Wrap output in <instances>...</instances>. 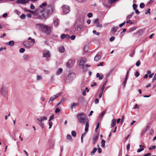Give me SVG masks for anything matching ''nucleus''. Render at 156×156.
<instances>
[{"label": "nucleus", "instance_id": "nucleus-55", "mask_svg": "<svg viewBox=\"0 0 156 156\" xmlns=\"http://www.w3.org/2000/svg\"><path fill=\"white\" fill-rule=\"evenodd\" d=\"M99 123H98L97 124V126H96V127L95 129V132H96L97 131V130L98 129V128L99 127Z\"/></svg>", "mask_w": 156, "mask_h": 156}, {"label": "nucleus", "instance_id": "nucleus-11", "mask_svg": "<svg viewBox=\"0 0 156 156\" xmlns=\"http://www.w3.org/2000/svg\"><path fill=\"white\" fill-rule=\"evenodd\" d=\"M139 147H140V148L138 149L137 150V152H141L144 149V148H146V147L145 146L142 145H140Z\"/></svg>", "mask_w": 156, "mask_h": 156}, {"label": "nucleus", "instance_id": "nucleus-64", "mask_svg": "<svg viewBox=\"0 0 156 156\" xmlns=\"http://www.w3.org/2000/svg\"><path fill=\"white\" fill-rule=\"evenodd\" d=\"M6 34L5 33H4L3 34L1 35L0 36V37L1 38H2L5 37L6 36Z\"/></svg>", "mask_w": 156, "mask_h": 156}, {"label": "nucleus", "instance_id": "nucleus-36", "mask_svg": "<svg viewBox=\"0 0 156 156\" xmlns=\"http://www.w3.org/2000/svg\"><path fill=\"white\" fill-rule=\"evenodd\" d=\"M93 33L97 35H99L100 34V33L99 32H97L95 30H94L93 31Z\"/></svg>", "mask_w": 156, "mask_h": 156}, {"label": "nucleus", "instance_id": "nucleus-7", "mask_svg": "<svg viewBox=\"0 0 156 156\" xmlns=\"http://www.w3.org/2000/svg\"><path fill=\"white\" fill-rule=\"evenodd\" d=\"M62 10L64 14H67L70 11V7L69 6L64 5L62 7Z\"/></svg>", "mask_w": 156, "mask_h": 156}, {"label": "nucleus", "instance_id": "nucleus-27", "mask_svg": "<svg viewBox=\"0 0 156 156\" xmlns=\"http://www.w3.org/2000/svg\"><path fill=\"white\" fill-rule=\"evenodd\" d=\"M65 48L63 47H62L59 48V52H63L64 51Z\"/></svg>", "mask_w": 156, "mask_h": 156}, {"label": "nucleus", "instance_id": "nucleus-56", "mask_svg": "<svg viewBox=\"0 0 156 156\" xmlns=\"http://www.w3.org/2000/svg\"><path fill=\"white\" fill-rule=\"evenodd\" d=\"M80 25H78L77 27V30L78 31H79L81 30Z\"/></svg>", "mask_w": 156, "mask_h": 156}, {"label": "nucleus", "instance_id": "nucleus-49", "mask_svg": "<svg viewBox=\"0 0 156 156\" xmlns=\"http://www.w3.org/2000/svg\"><path fill=\"white\" fill-rule=\"evenodd\" d=\"M70 38V36L68 34H66V37L65 38H66L67 40H68Z\"/></svg>", "mask_w": 156, "mask_h": 156}, {"label": "nucleus", "instance_id": "nucleus-9", "mask_svg": "<svg viewBox=\"0 0 156 156\" xmlns=\"http://www.w3.org/2000/svg\"><path fill=\"white\" fill-rule=\"evenodd\" d=\"M23 44L26 48H29L32 46L30 43L29 41H25L24 42Z\"/></svg>", "mask_w": 156, "mask_h": 156}, {"label": "nucleus", "instance_id": "nucleus-34", "mask_svg": "<svg viewBox=\"0 0 156 156\" xmlns=\"http://www.w3.org/2000/svg\"><path fill=\"white\" fill-rule=\"evenodd\" d=\"M106 112V111H104L102 112L101 114L100 115L99 117L100 118H102L103 117L105 114Z\"/></svg>", "mask_w": 156, "mask_h": 156}, {"label": "nucleus", "instance_id": "nucleus-19", "mask_svg": "<svg viewBox=\"0 0 156 156\" xmlns=\"http://www.w3.org/2000/svg\"><path fill=\"white\" fill-rule=\"evenodd\" d=\"M106 83V82L105 83V84L103 85V86L102 87L101 89L100 90H98V92H103V91L105 89Z\"/></svg>", "mask_w": 156, "mask_h": 156}, {"label": "nucleus", "instance_id": "nucleus-48", "mask_svg": "<svg viewBox=\"0 0 156 156\" xmlns=\"http://www.w3.org/2000/svg\"><path fill=\"white\" fill-rule=\"evenodd\" d=\"M115 39V37L113 36L112 37L109 39L110 41H112Z\"/></svg>", "mask_w": 156, "mask_h": 156}, {"label": "nucleus", "instance_id": "nucleus-38", "mask_svg": "<svg viewBox=\"0 0 156 156\" xmlns=\"http://www.w3.org/2000/svg\"><path fill=\"white\" fill-rule=\"evenodd\" d=\"M72 136L73 137H76V133L74 131H72L71 133Z\"/></svg>", "mask_w": 156, "mask_h": 156}, {"label": "nucleus", "instance_id": "nucleus-31", "mask_svg": "<svg viewBox=\"0 0 156 156\" xmlns=\"http://www.w3.org/2000/svg\"><path fill=\"white\" fill-rule=\"evenodd\" d=\"M127 80V79L125 78L122 84L124 87H125V86L126 84V83Z\"/></svg>", "mask_w": 156, "mask_h": 156}, {"label": "nucleus", "instance_id": "nucleus-18", "mask_svg": "<svg viewBox=\"0 0 156 156\" xmlns=\"http://www.w3.org/2000/svg\"><path fill=\"white\" fill-rule=\"evenodd\" d=\"M98 135L94 136L93 138V144H94L97 140L98 139Z\"/></svg>", "mask_w": 156, "mask_h": 156}, {"label": "nucleus", "instance_id": "nucleus-63", "mask_svg": "<svg viewBox=\"0 0 156 156\" xmlns=\"http://www.w3.org/2000/svg\"><path fill=\"white\" fill-rule=\"evenodd\" d=\"M97 85V84L96 83H94L91 85V87H93L94 86H96Z\"/></svg>", "mask_w": 156, "mask_h": 156}, {"label": "nucleus", "instance_id": "nucleus-37", "mask_svg": "<svg viewBox=\"0 0 156 156\" xmlns=\"http://www.w3.org/2000/svg\"><path fill=\"white\" fill-rule=\"evenodd\" d=\"M118 29V27H113L112 28V30L115 32L116 31V30Z\"/></svg>", "mask_w": 156, "mask_h": 156}, {"label": "nucleus", "instance_id": "nucleus-24", "mask_svg": "<svg viewBox=\"0 0 156 156\" xmlns=\"http://www.w3.org/2000/svg\"><path fill=\"white\" fill-rule=\"evenodd\" d=\"M37 123L41 127V128L43 129V128L44 127V123H42V122L40 121H38L37 122Z\"/></svg>", "mask_w": 156, "mask_h": 156}, {"label": "nucleus", "instance_id": "nucleus-22", "mask_svg": "<svg viewBox=\"0 0 156 156\" xmlns=\"http://www.w3.org/2000/svg\"><path fill=\"white\" fill-rule=\"evenodd\" d=\"M47 5V3L46 2H44V3H42V4L40 5L39 6V9H42V7H45Z\"/></svg>", "mask_w": 156, "mask_h": 156}, {"label": "nucleus", "instance_id": "nucleus-33", "mask_svg": "<svg viewBox=\"0 0 156 156\" xmlns=\"http://www.w3.org/2000/svg\"><path fill=\"white\" fill-rule=\"evenodd\" d=\"M28 40L31 41V43H32L33 44L35 43V40L34 39H32L31 37H29L28 38Z\"/></svg>", "mask_w": 156, "mask_h": 156}, {"label": "nucleus", "instance_id": "nucleus-10", "mask_svg": "<svg viewBox=\"0 0 156 156\" xmlns=\"http://www.w3.org/2000/svg\"><path fill=\"white\" fill-rule=\"evenodd\" d=\"M47 118L45 116L41 117L37 119V120L38 121L41 122H42L44 120H47Z\"/></svg>", "mask_w": 156, "mask_h": 156}, {"label": "nucleus", "instance_id": "nucleus-35", "mask_svg": "<svg viewBox=\"0 0 156 156\" xmlns=\"http://www.w3.org/2000/svg\"><path fill=\"white\" fill-rule=\"evenodd\" d=\"M140 7L141 9H143V8H144L145 7L144 4L143 3H141L140 4Z\"/></svg>", "mask_w": 156, "mask_h": 156}, {"label": "nucleus", "instance_id": "nucleus-53", "mask_svg": "<svg viewBox=\"0 0 156 156\" xmlns=\"http://www.w3.org/2000/svg\"><path fill=\"white\" fill-rule=\"evenodd\" d=\"M60 111V110L58 108H56V110H55V113H57L59 112Z\"/></svg>", "mask_w": 156, "mask_h": 156}, {"label": "nucleus", "instance_id": "nucleus-30", "mask_svg": "<svg viewBox=\"0 0 156 156\" xmlns=\"http://www.w3.org/2000/svg\"><path fill=\"white\" fill-rule=\"evenodd\" d=\"M23 2L24 1L23 0H17L16 1V3H17L24 4Z\"/></svg>", "mask_w": 156, "mask_h": 156}, {"label": "nucleus", "instance_id": "nucleus-20", "mask_svg": "<svg viewBox=\"0 0 156 156\" xmlns=\"http://www.w3.org/2000/svg\"><path fill=\"white\" fill-rule=\"evenodd\" d=\"M62 68H59L57 70L56 74L57 75H59L62 72Z\"/></svg>", "mask_w": 156, "mask_h": 156}, {"label": "nucleus", "instance_id": "nucleus-41", "mask_svg": "<svg viewBox=\"0 0 156 156\" xmlns=\"http://www.w3.org/2000/svg\"><path fill=\"white\" fill-rule=\"evenodd\" d=\"M62 94V93L61 92H59L58 94H56L55 95H54V96L55 97H56V98H57L58 97H59Z\"/></svg>", "mask_w": 156, "mask_h": 156}, {"label": "nucleus", "instance_id": "nucleus-40", "mask_svg": "<svg viewBox=\"0 0 156 156\" xmlns=\"http://www.w3.org/2000/svg\"><path fill=\"white\" fill-rule=\"evenodd\" d=\"M66 37V34H62L60 36V38L62 39H63Z\"/></svg>", "mask_w": 156, "mask_h": 156}, {"label": "nucleus", "instance_id": "nucleus-50", "mask_svg": "<svg viewBox=\"0 0 156 156\" xmlns=\"http://www.w3.org/2000/svg\"><path fill=\"white\" fill-rule=\"evenodd\" d=\"M97 27H101L102 25L99 24V23H97Z\"/></svg>", "mask_w": 156, "mask_h": 156}, {"label": "nucleus", "instance_id": "nucleus-25", "mask_svg": "<svg viewBox=\"0 0 156 156\" xmlns=\"http://www.w3.org/2000/svg\"><path fill=\"white\" fill-rule=\"evenodd\" d=\"M66 138L67 139L69 140L70 141H72V139L71 135L70 134H68L66 136Z\"/></svg>", "mask_w": 156, "mask_h": 156}, {"label": "nucleus", "instance_id": "nucleus-4", "mask_svg": "<svg viewBox=\"0 0 156 156\" xmlns=\"http://www.w3.org/2000/svg\"><path fill=\"white\" fill-rule=\"evenodd\" d=\"M87 59L85 57L82 58L79 63L80 67L82 69L84 68V64L86 62Z\"/></svg>", "mask_w": 156, "mask_h": 156}, {"label": "nucleus", "instance_id": "nucleus-16", "mask_svg": "<svg viewBox=\"0 0 156 156\" xmlns=\"http://www.w3.org/2000/svg\"><path fill=\"white\" fill-rule=\"evenodd\" d=\"M73 61L71 59H70L68 60V62L66 64V66L69 68V67L70 66L71 63Z\"/></svg>", "mask_w": 156, "mask_h": 156}, {"label": "nucleus", "instance_id": "nucleus-52", "mask_svg": "<svg viewBox=\"0 0 156 156\" xmlns=\"http://www.w3.org/2000/svg\"><path fill=\"white\" fill-rule=\"evenodd\" d=\"M156 80V73L155 74L154 76L152 79V82H154V81Z\"/></svg>", "mask_w": 156, "mask_h": 156}, {"label": "nucleus", "instance_id": "nucleus-32", "mask_svg": "<svg viewBox=\"0 0 156 156\" xmlns=\"http://www.w3.org/2000/svg\"><path fill=\"white\" fill-rule=\"evenodd\" d=\"M79 105V103H73L72 104L71 106L72 108H73L74 107H75L77 105Z\"/></svg>", "mask_w": 156, "mask_h": 156}, {"label": "nucleus", "instance_id": "nucleus-61", "mask_svg": "<svg viewBox=\"0 0 156 156\" xmlns=\"http://www.w3.org/2000/svg\"><path fill=\"white\" fill-rule=\"evenodd\" d=\"M42 77L39 76H37V80H39L42 79Z\"/></svg>", "mask_w": 156, "mask_h": 156}, {"label": "nucleus", "instance_id": "nucleus-1", "mask_svg": "<svg viewBox=\"0 0 156 156\" xmlns=\"http://www.w3.org/2000/svg\"><path fill=\"white\" fill-rule=\"evenodd\" d=\"M37 14L36 16L37 19H45L47 17V14H45L43 9H38L37 10Z\"/></svg>", "mask_w": 156, "mask_h": 156}, {"label": "nucleus", "instance_id": "nucleus-3", "mask_svg": "<svg viewBox=\"0 0 156 156\" xmlns=\"http://www.w3.org/2000/svg\"><path fill=\"white\" fill-rule=\"evenodd\" d=\"M40 26L41 27V30L42 32L45 33L46 35H50V33L52 29V27L43 25H41Z\"/></svg>", "mask_w": 156, "mask_h": 156}, {"label": "nucleus", "instance_id": "nucleus-26", "mask_svg": "<svg viewBox=\"0 0 156 156\" xmlns=\"http://www.w3.org/2000/svg\"><path fill=\"white\" fill-rule=\"evenodd\" d=\"M97 150V148L95 147L94 148L93 150L91 152L90 154L91 155H93L96 152Z\"/></svg>", "mask_w": 156, "mask_h": 156}, {"label": "nucleus", "instance_id": "nucleus-8", "mask_svg": "<svg viewBox=\"0 0 156 156\" xmlns=\"http://www.w3.org/2000/svg\"><path fill=\"white\" fill-rule=\"evenodd\" d=\"M50 57V53L49 51H45L43 54V57L46 58L47 60H48L47 58L48 57Z\"/></svg>", "mask_w": 156, "mask_h": 156}, {"label": "nucleus", "instance_id": "nucleus-29", "mask_svg": "<svg viewBox=\"0 0 156 156\" xmlns=\"http://www.w3.org/2000/svg\"><path fill=\"white\" fill-rule=\"evenodd\" d=\"M55 99H56V97H55L54 96H51V97H50V99H49V101H48V103H50V101H54Z\"/></svg>", "mask_w": 156, "mask_h": 156}, {"label": "nucleus", "instance_id": "nucleus-43", "mask_svg": "<svg viewBox=\"0 0 156 156\" xmlns=\"http://www.w3.org/2000/svg\"><path fill=\"white\" fill-rule=\"evenodd\" d=\"M156 148V147L155 146H153L152 147H150L149 148V150H151L152 149H155Z\"/></svg>", "mask_w": 156, "mask_h": 156}, {"label": "nucleus", "instance_id": "nucleus-21", "mask_svg": "<svg viewBox=\"0 0 156 156\" xmlns=\"http://www.w3.org/2000/svg\"><path fill=\"white\" fill-rule=\"evenodd\" d=\"M5 88L3 86H2L0 90V92L2 95H4V92H5Z\"/></svg>", "mask_w": 156, "mask_h": 156}, {"label": "nucleus", "instance_id": "nucleus-62", "mask_svg": "<svg viewBox=\"0 0 156 156\" xmlns=\"http://www.w3.org/2000/svg\"><path fill=\"white\" fill-rule=\"evenodd\" d=\"M125 22H124L122 23H121L119 25V27H122L123 26V25H124L125 24Z\"/></svg>", "mask_w": 156, "mask_h": 156}, {"label": "nucleus", "instance_id": "nucleus-28", "mask_svg": "<svg viewBox=\"0 0 156 156\" xmlns=\"http://www.w3.org/2000/svg\"><path fill=\"white\" fill-rule=\"evenodd\" d=\"M135 53V51L134 50L132 51L131 52L129 53V55L131 57H132L133 56Z\"/></svg>", "mask_w": 156, "mask_h": 156}, {"label": "nucleus", "instance_id": "nucleus-47", "mask_svg": "<svg viewBox=\"0 0 156 156\" xmlns=\"http://www.w3.org/2000/svg\"><path fill=\"white\" fill-rule=\"evenodd\" d=\"M126 23H129L131 24H132L133 23V22H132V20H129L126 22Z\"/></svg>", "mask_w": 156, "mask_h": 156}, {"label": "nucleus", "instance_id": "nucleus-51", "mask_svg": "<svg viewBox=\"0 0 156 156\" xmlns=\"http://www.w3.org/2000/svg\"><path fill=\"white\" fill-rule=\"evenodd\" d=\"M49 129H50L51 127L52 126V122H49Z\"/></svg>", "mask_w": 156, "mask_h": 156}, {"label": "nucleus", "instance_id": "nucleus-54", "mask_svg": "<svg viewBox=\"0 0 156 156\" xmlns=\"http://www.w3.org/2000/svg\"><path fill=\"white\" fill-rule=\"evenodd\" d=\"M140 64V61H138L136 63V65L137 66H139Z\"/></svg>", "mask_w": 156, "mask_h": 156}, {"label": "nucleus", "instance_id": "nucleus-60", "mask_svg": "<svg viewBox=\"0 0 156 156\" xmlns=\"http://www.w3.org/2000/svg\"><path fill=\"white\" fill-rule=\"evenodd\" d=\"M93 14L91 13H89L87 14V16L89 17H91L92 16Z\"/></svg>", "mask_w": 156, "mask_h": 156}, {"label": "nucleus", "instance_id": "nucleus-5", "mask_svg": "<svg viewBox=\"0 0 156 156\" xmlns=\"http://www.w3.org/2000/svg\"><path fill=\"white\" fill-rule=\"evenodd\" d=\"M49 9L47 8L46 9H43L44 11L45 12V14H47V17H48L51 14L52 12V10L51 7L48 6Z\"/></svg>", "mask_w": 156, "mask_h": 156}, {"label": "nucleus", "instance_id": "nucleus-44", "mask_svg": "<svg viewBox=\"0 0 156 156\" xmlns=\"http://www.w3.org/2000/svg\"><path fill=\"white\" fill-rule=\"evenodd\" d=\"M133 7L134 10H136L137 7V5L136 4H134L133 5Z\"/></svg>", "mask_w": 156, "mask_h": 156}, {"label": "nucleus", "instance_id": "nucleus-58", "mask_svg": "<svg viewBox=\"0 0 156 156\" xmlns=\"http://www.w3.org/2000/svg\"><path fill=\"white\" fill-rule=\"evenodd\" d=\"M76 38V36L74 35H73L72 36L70 37L71 39L72 40H74Z\"/></svg>", "mask_w": 156, "mask_h": 156}, {"label": "nucleus", "instance_id": "nucleus-6", "mask_svg": "<svg viewBox=\"0 0 156 156\" xmlns=\"http://www.w3.org/2000/svg\"><path fill=\"white\" fill-rule=\"evenodd\" d=\"M76 75L75 74L73 73H70L69 74L66 79V82L68 80H69V81L73 80V79L75 77Z\"/></svg>", "mask_w": 156, "mask_h": 156}, {"label": "nucleus", "instance_id": "nucleus-45", "mask_svg": "<svg viewBox=\"0 0 156 156\" xmlns=\"http://www.w3.org/2000/svg\"><path fill=\"white\" fill-rule=\"evenodd\" d=\"M26 16L24 14H22L20 16V18L22 19H23L25 18Z\"/></svg>", "mask_w": 156, "mask_h": 156}, {"label": "nucleus", "instance_id": "nucleus-15", "mask_svg": "<svg viewBox=\"0 0 156 156\" xmlns=\"http://www.w3.org/2000/svg\"><path fill=\"white\" fill-rule=\"evenodd\" d=\"M59 21V20L58 19H56L54 20V24L55 27H57L58 26Z\"/></svg>", "mask_w": 156, "mask_h": 156}, {"label": "nucleus", "instance_id": "nucleus-12", "mask_svg": "<svg viewBox=\"0 0 156 156\" xmlns=\"http://www.w3.org/2000/svg\"><path fill=\"white\" fill-rule=\"evenodd\" d=\"M86 126L85 131L86 132H87L88 130V128L89 127V120L87 121L86 122Z\"/></svg>", "mask_w": 156, "mask_h": 156}, {"label": "nucleus", "instance_id": "nucleus-2", "mask_svg": "<svg viewBox=\"0 0 156 156\" xmlns=\"http://www.w3.org/2000/svg\"><path fill=\"white\" fill-rule=\"evenodd\" d=\"M77 118L79 122L83 124L88 120L86 115L83 113L78 114L77 115Z\"/></svg>", "mask_w": 156, "mask_h": 156}, {"label": "nucleus", "instance_id": "nucleus-39", "mask_svg": "<svg viewBox=\"0 0 156 156\" xmlns=\"http://www.w3.org/2000/svg\"><path fill=\"white\" fill-rule=\"evenodd\" d=\"M27 11H28L29 12H30L32 13H33L34 16H36L37 13V11H36L35 12H34V11H30V10H27Z\"/></svg>", "mask_w": 156, "mask_h": 156}, {"label": "nucleus", "instance_id": "nucleus-14", "mask_svg": "<svg viewBox=\"0 0 156 156\" xmlns=\"http://www.w3.org/2000/svg\"><path fill=\"white\" fill-rule=\"evenodd\" d=\"M116 120L115 119H113L112 121L111 126L112 127H114L116 125Z\"/></svg>", "mask_w": 156, "mask_h": 156}, {"label": "nucleus", "instance_id": "nucleus-17", "mask_svg": "<svg viewBox=\"0 0 156 156\" xmlns=\"http://www.w3.org/2000/svg\"><path fill=\"white\" fill-rule=\"evenodd\" d=\"M6 44L8 45H9L10 46H13L14 44V42L13 41H9V42H8L6 43Z\"/></svg>", "mask_w": 156, "mask_h": 156}, {"label": "nucleus", "instance_id": "nucleus-13", "mask_svg": "<svg viewBox=\"0 0 156 156\" xmlns=\"http://www.w3.org/2000/svg\"><path fill=\"white\" fill-rule=\"evenodd\" d=\"M101 58L100 55L97 54L94 57V60L96 61H98L101 59Z\"/></svg>", "mask_w": 156, "mask_h": 156}, {"label": "nucleus", "instance_id": "nucleus-42", "mask_svg": "<svg viewBox=\"0 0 156 156\" xmlns=\"http://www.w3.org/2000/svg\"><path fill=\"white\" fill-rule=\"evenodd\" d=\"M105 140H102V144H101V146L103 147H104L105 146Z\"/></svg>", "mask_w": 156, "mask_h": 156}, {"label": "nucleus", "instance_id": "nucleus-57", "mask_svg": "<svg viewBox=\"0 0 156 156\" xmlns=\"http://www.w3.org/2000/svg\"><path fill=\"white\" fill-rule=\"evenodd\" d=\"M28 57V56L27 55H25L23 56V58L24 59L26 60L27 59Z\"/></svg>", "mask_w": 156, "mask_h": 156}, {"label": "nucleus", "instance_id": "nucleus-23", "mask_svg": "<svg viewBox=\"0 0 156 156\" xmlns=\"http://www.w3.org/2000/svg\"><path fill=\"white\" fill-rule=\"evenodd\" d=\"M96 77H99V80H101L103 79V76L102 75H100L99 73H98L96 74Z\"/></svg>", "mask_w": 156, "mask_h": 156}, {"label": "nucleus", "instance_id": "nucleus-46", "mask_svg": "<svg viewBox=\"0 0 156 156\" xmlns=\"http://www.w3.org/2000/svg\"><path fill=\"white\" fill-rule=\"evenodd\" d=\"M25 51V49L24 48H21L20 50V53H23Z\"/></svg>", "mask_w": 156, "mask_h": 156}, {"label": "nucleus", "instance_id": "nucleus-59", "mask_svg": "<svg viewBox=\"0 0 156 156\" xmlns=\"http://www.w3.org/2000/svg\"><path fill=\"white\" fill-rule=\"evenodd\" d=\"M139 75H140V73H139V72L138 71H136V73L135 74V76L136 77H138V76H139Z\"/></svg>", "mask_w": 156, "mask_h": 156}]
</instances>
